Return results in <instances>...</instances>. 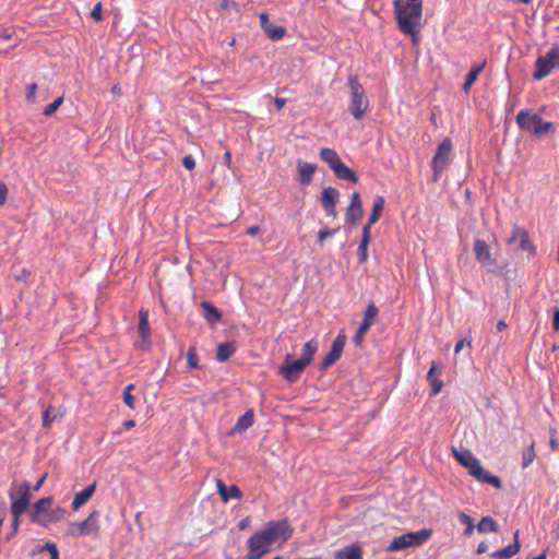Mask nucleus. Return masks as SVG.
<instances>
[{"instance_id":"4c0bfd02","label":"nucleus","mask_w":559,"mask_h":559,"mask_svg":"<svg viewBox=\"0 0 559 559\" xmlns=\"http://www.w3.org/2000/svg\"><path fill=\"white\" fill-rule=\"evenodd\" d=\"M535 456L536 454L534 450V442H532L531 445L525 448L522 452V467L526 468L530 466L533 463Z\"/></svg>"},{"instance_id":"5fc2aeb1","label":"nucleus","mask_w":559,"mask_h":559,"mask_svg":"<svg viewBox=\"0 0 559 559\" xmlns=\"http://www.w3.org/2000/svg\"><path fill=\"white\" fill-rule=\"evenodd\" d=\"M552 328L556 331L559 330V308H556L554 311Z\"/></svg>"},{"instance_id":"79ce46f5","label":"nucleus","mask_w":559,"mask_h":559,"mask_svg":"<svg viewBox=\"0 0 559 559\" xmlns=\"http://www.w3.org/2000/svg\"><path fill=\"white\" fill-rule=\"evenodd\" d=\"M62 103H63L62 96L56 98L52 103L48 104L44 108V115L51 116L52 114H55L58 110V108L62 105Z\"/></svg>"},{"instance_id":"de8ad7c7","label":"nucleus","mask_w":559,"mask_h":559,"mask_svg":"<svg viewBox=\"0 0 559 559\" xmlns=\"http://www.w3.org/2000/svg\"><path fill=\"white\" fill-rule=\"evenodd\" d=\"M182 165L186 169L192 170L195 167V160L192 155L188 154L182 158Z\"/></svg>"},{"instance_id":"6e6552de","label":"nucleus","mask_w":559,"mask_h":559,"mask_svg":"<svg viewBox=\"0 0 559 559\" xmlns=\"http://www.w3.org/2000/svg\"><path fill=\"white\" fill-rule=\"evenodd\" d=\"M31 486L27 480H23L16 492L12 489L9 490V498L11 500V514L12 518L21 516L27 509L31 502Z\"/></svg>"},{"instance_id":"423d86ee","label":"nucleus","mask_w":559,"mask_h":559,"mask_svg":"<svg viewBox=\"0 0 559 559\" xmlns=\"http://www.w3.org/2000/svg\"><path fill=\"white\" fill-rule=\"evenodd\" d=\"M432 535L429 528H421L417 532H409L394 537L388 546V551H400L409 547H416L427 542Z\"/></svg>"},{"instance_id":"2f4dec72","label":"nucleus","mask_w":559,"mask_h":559,"mask_svg":"<svg viewBox=\"0 0 559 559\" xmlns=\"http://www.w3.org/2000/svg\"><path fill=\"white\" fill-rule=\"evenodd\" d=\"M138 330H139V334L141 335V337L144 341L148 340V337L151 335V330H150V323H148V311L145 309H141L139 312Z\"/></svg>"},{"instance_id":"774afa93","label":"nucleus","mask_w":559,"mask_h":559,"mask_svg":"<svg viewBox=\"0 0 559 559\" xmlns=\"http://www.w3.org/2000/svg\"><path fill=\"white\" fill-rule=\"evenodd\" d=\"M506 328H507V324H506V322H504V321H502V320H501V321H499V322L497 323V331L501 332V331H502V330H504Z\"/></svg>"},{"instance_id":"9b49d317","label":"nucleus","mask_w":559,"mask_h":559,"mask_svg":"<svg viewBox=\"0 0 559 559\" xmlns=\"http://www.w3.org/2000/svg\"><path fill=\"white\" fill-rule=\"evenodd\" d=\"M263 531L269 536L272 543L280 539L282 542L288 540L293 535V528L290 527L286 519L280 521H269Z\"/></svg>"},{"instance_id":"1a4fd4ad","label":"nucleus","mask_w":559,"mask_h":559,"mask_svg":"<svg viewBox=\"0 0 559 559\" xmlns=\"http://www.w3.org/2000/svg\"><path fill=\"white\" fill-rule=\"evenodd\" d=\"M272 542L263 530L255 532L247 542L248 559H261L271 549Z\"/></svg>"},{"instance_id":"4d7b16f0","label":"nucleus","mask_w":559,"mask_h":559,"mask_svg":"<svg viewBox=\"0 0 559 559\" xmlns=\"http://www.w3.org/2000/svg\"><path fill=\"white\" fill-rule=\"evenodd\" d=\"M260 231V227L259 226H250L248 229H247V234L251 237H254L257 234H259Z\"/></svg>"},{"instance_id":"0eeeda50","label":"nucleus","mask_w":559,"mask_h":559,"mask_svg":"<svg viewBox=\"0 0 559 559\" xmlns=\"http://www.w3.org/2000/svg\"><path fill=\"white\" fill-rule=\"evenodd\" d=\"M559 67V46L550 48L546 55L539 56L535 61V71L532 78L535 81L548 76L555 68Z\"/></svg>"},{"instance_id":"393cba45","label":"nucleus","mask_w":559,"mask_h":559,"mask_svg":"<svg viewBox=\"0 0 559 559\" xmlns=\"http://www.w3.org/2000/svg\"><path fill=\"white\" fill-rule=\"evenodd\" d=\"M442 372V366H437L436 362H432L428 373H427V380L429 381V383L431 384V393L432 395H437L438 393L441 392L442 388H443V382L442 380L438 379L436 377V374H440Z\"/></svg>"},{"instance_id":"a19ab883","label":"nucleus","mask_w":559,"mask_h":559,"mask_svg":"<svg viewBox=\"0 0 559 559\" xmlns=\"http://www.w3.org/2000/svg\"><path fill=\"white\" fill-rule=\"evenodd\" d=\"M187 364L189 368L191 369H198L199 368V356L197 354L195 347L191 346L186 355Z\"/></svg>"},{"instance_id":"e433bc0d","label":"nucleus","mask_w":559,"mask_h":559,"mask_svg":"<svg viewBox=\"0 0 559 559\" xmlns=\"http://www.w3.org/2000/svg\"><path fill=\"white\" fill-rule=\"evenodd\" d=\"M457 516H459V521L461 522V524H463L465 526L464 535H466V536L472 535L474 532V528H475L473 519L464 512H459Z\"/></svg>"},{"instance_id":"58836bf2","label":"nucleus","mask_w":559,"mask_h":559,"mask_svg":"<svg viewBox=\"0 0 559 559\" xmlns=\"http://www.w3.org/2000/svg\"><path fill=\"white\" fill-rule=\"evenodd\" d=\"M55 550H58V547L52 542H47L44 545H37L31 552L32 556H36L37 554H40L43 551H48L50 555V558L53 557Z\"/></svg>"},{"instance_id":"a18cd8bd","label":"nucleus","mask_w":559,"mask_h":559,"mask_svg":"<svg viewBox=\"0 0 559 559\" xmlns=\"http://www.w3.org/2000/svg\"><path fill=\"white\" fill-rule=\"evenodd\" d=\"M56 414L51 415V408H47L43 412V427L50 428L52 421L56 419Z\"/></svg>"},{"instance_id":"338daca9","label":"nucleus","mask_w":559,"mask_h":559,"mask_svg":"<svg viewBox=\"0 0 559 559\" xmlns=\"http://www.w3.org/2000/svg\"><path fill=\"white\" fill-rule=\"evenodd\" d=\"M465 344V340H460L456 345H455V348H454V352L457 354L460 353V350L463 348Z\"/></svg>"},{"instance_id":"ddd939ff","label":"nucleus","mask_w":559,"mask_h":559,"mask_svg":"<svg viewBox=\"0 0 559 559\" xmlns=\"http://www.w3.org/2000/svg\"><path fill=\"white\" fill-rule=\"evenodd\" d=\"M345 344H346V335H345L344 331H341L337 334V336L334 338L329 353L323 358V360L321 362V369H323V370L328 369L329 367H331L333 364H335L340 359V357L344 350Z\"/></svg>"},{"instance_id":"4be33fe9","label":"nucleus","mask_w":559,"mask_h":559,"mask_svg":"<svg viewBox=\"0 0 559 559\" xmlns=\"http://www.w3.org/2000/svg\"><path fill=\"white\" fill-rule=\"evenodd\" d=\"M96 490V484L93 483L83 490L76 492L74 495L73 501H72V509L74 511H78L81 507H83L94 495Z\"/></svg>"},{"instance_id":"473e14b6","label":"nucleus","mask_w":559,"mask_h":559,"mask_svg":"<svg viewBox=\"0 0 559 559\" xmlns=\"http://www.w3.org/2000/svg\"><path fill=\"white\" fill-rule=\"evenodd\" d=\"M362 214H364L362 209L356 210V207L347 206L346 212H345V223L347 225V228L352 229L353 227H355L358 224V222L361 219Z\"/></svg>"},{"instance_id":"052dcab7","label":"nucleus","mask_w":559,"mask_h":559,"mask_svg":"<svg viewBox=\"0 0 559 559\" xmlns=\"http://www.w3.org/2000/svg\"><path fill=\"white\" fill-rule=\"evenodd\" d=\"M224 164L230 168V164H231V153L230 152H225L224 156Z\"/></svg>"},{"instance_id":"20e7f679","label":"nucleus","mask_w":559,"mask_h":559,"mask_svg":"<svg viewBox=\"0 0 559 559\" xmlns=\"http://www.w3.org/2000/svg\"><path fill=\"white\" fill-rule=\"evenodd\" d=\"M347 84L350 90L349 110L356 120L361 119L369 108V99L364 86L359 83L357 76H349Z\"/></svg>"},{"instance_id":"f257e3e1","label":"nucleus","mask_w":559,"mask_h":559,"mask_svg":"<svg viewBox=\"0 0 559 559\" xmlns=\"http://www.w3.org/2000/svg\"><path fill=\"white\" fill-rule=\"evenodd\" d=\"M394 13L399 28L416 43L418 40V26L423 14L419 3H408L406 0L394 1Z\"/></svg>"},{"instance_id":"0e129e2a","label":"nucleus","mask_w":559,"mask_h":559,"mask_svg":"<svg viewBox=\"0 0 559 559\" xmlns=\"http://www.w3.org/2000/svg\"><path fill=\"white\" fill-rule=\"evenodd\" d=\"M122 426L124 427V429L129 430L135 426V421L132 419H129V420L123 421Z\"/></svg>"},{"instance_id":"6ab92c4d","label":"nucleus","mask_w":559,"mask_h":559,"mask_svg":"<svg viewBox=\"0 0 559 559\" xmlns=\"http://www.w3.org/2000/svg\"><path fill=\"white\" fill-rule=\"evenodd\" d=\"M254 423V412L253 409H248L245 412L243 415H241L235 426L229 430V432L227 433V436H234L236 433H241L243 431H246L247 429H249Z\"/></svg>"},{"instance_id":"39448f33","label":"nucleus","mask_w":559,"mask_h":559,"mask_svg":"<svg viewBox=\"0 0 559 559\" xmlns=\"http://www.w3.org/2000/svg\"><path fill=\"white\" fill-rule=\"evenodd\" d=\"M516 123L520 129L531 132L535 135H542L555 131L552 122L545 121L537 114H531L528 110H521L516 116Z\"/></svg>"},{"instance_id":"7ed1b4c3","label":"nucleus","mask_w":559,"mask_h":559,"mask_svg":"<svg viewBox=\"0 0 559 559\" xmlns=\"http://www.w3.org/2000/svg\"><path fill=\"white\" fill-rule=\"evenodd\" d=\"M453 455L456 461L468 469V473L478 481L490 484L495 488L500 489L502 483L499 477L490 474L487 469L483 468L477 457L473 455L469 450L457 451L453 449Z\"/></svg>"},{"instance_id":"dca6fc26","label":"nucleus","mask_w":559,"mask_h":559,"mask_svg":"<svg viewBox=\"0 0 559 559\" xmlns=\"http://www.w3.org/2000/svg\"><path fill=\"white\" fill-rule=\"evenodd\" d=\"M259 19L262 29L269 36L270 39L276 41L281 40L285 36L286 28L282 25H277L270 22L269 15L266 13H260Z\"/></svg>"},{"instance_id":"680f3d73","label":"nucleus","mask_w":559,"mask_h":559,"mask_svg":"<svg viewBox=\"0 0 559 559\" xmlns=\"http://www.w3.org/2000/svg\"><path fill=\"white\" fill-rule=\"evenodd\" d=\"M28 274H29V273H28L25 269H23V270L21 271V274L16 275V277H15V278H16V281H24V282H25V281H26V278H27V276H28Z\"/></svg>"},{"instance_id":"aec40b11","label":"nucleus","mask_w":559,"mask_h":559,"mask_svg":"<svg viewBox=\"0 0 559 559\" xmlns=\"http://www.w3.org/2000/svg\"><path fill=\"white\" fill-rule=\"evenodd\" d=\"M216 488L221 496V499L224 502H228L230 499L240 500L242 497L241 490L236 485L227 487L225 483L219 478L216 479Z\"/></svg>"},{"instance_id":"f03ea898","label":"nucleus","mask_w":559,"mask_h":559,"mask_svg":"<svg viewBox=\"0 0 559 559\" xmlns=\"http://www.w3.org/2000/svg\"><path fill=\"white\" fill-rule=\"evenodd\" d=\"M52 497H44L33 504L29 520L32 523L41 527H49L50 525L60 522L67 511L61 507L52 508Z\"/></svg>"},{"instance_id":"e2e57ef3","label":"nucleus","mask_w":559,"mask_h":559,"mask_svg":"<svg viewBox=\"0 0 559 559\" xmlns=\"http://www.w3.org/2000/svg\"><path fill=\"white\" fill-rule=\"evenodd\" d=\"M20 518L21 516H16V518H13V520H12V526H13L12 534H15L17 532V530H19Z\"/></svg>"},{"instance_id":"bb28decb","label":"nucleus","mask_w":559,"mask_h":559,"mask_svg":"<svg viewBox=\"0 0 559 559\" xmlns=\"http://www.w3.org/2000/svg\"><path fill=\"white\" fill-rule=\"evenodd\" d=\"M333 173L341 180H345L353 183L358 182V177L355 174V171L347 167L343 162L336 165V167L333 169Z\"/></svg>"},{"instance_id":"72a5a7b5","label":"nucleus","mask_w":559,"mask_h":559,"mask_svg":"<svg viewBox=\"0 0 559 559\" xmlns=\"http://www.w3.org/2000/svg\"><path fill=\"white\" fill-rule=\"evenodd\" d=\"M384 198L382 195H376L374 199H373V206H372V211H371V214L368 218L369 221V225H373L376 224L379 218H380V215H381V212L384 207Z\"/></svg>"},{"instance_id":"ea45409f","label":"nucleus","mask_w":559,"mask_h":559,"mask_svg":"<svg viewBox=\"0 0 559 559\" xmlns=\"http://www.w3.org/2000/svg\"><path fill=\"white\" fill-rule=\"evenodd\" d=\"M134 384H128L126 388H124V391H123V402L124 404L134 409L135 408V399L134 396L132 395V390H134Z\"/></svg>"},{"instance_id":"412c9836","label":"nucleus","mask_w":559,"mask_h":559,"mask_svg":"<svg viewBox=\"0 0 559 559\" xmlns=\"http://www.w3.org/2000/svg\"><path fill=\"white\" fill-rule=\"evenodd\" d=\"M297 169L299 175V182L306 186L312 181V176L317 170V166L314 164H309L301 159H298Z\"/></svg>"},{"instance_id":"c756f323","label":"nucleus","mask_w":559,"mask_h":559,"mask_svg":"<svg viewBox=\"0 0 559 559\" xmlns=\"http://www.w3.org/2000/svg\"><path fill=\"white\" fill-rule=\"evenodd\" d=\"M203 317L209 323H216L222 319L219 310L209 301H202Z\"/></svg>"},{"instance_id":"a878e982","label":"nucleus","mask_w":559,"mask_h":559,"mask_svg":"<svg viewBox=\"0 0 559 559\" xmlns=\"http://www.w3.org/2000/svg\"><path fill=\"white\" fill-rule=\"evenodd\" d=\"M334 559H362V550L358 545H349L334 554Z\"/></svg>"},{"instance_id":"bf43d9fd","label":"nucleus","mask_w":559,"mask_h":559,"mask_svg":"<svg viewBox=\"0 0 559 559\" xmlns=\"http://www.w3.org/2000/svg\"><path fill=\"white\" fill-rule=\"evenodd\" d=\"M249 522H250V519H249V516H247V518L242 519L241 521H239L238 527L240 530H245L249 526Z\"/></svg>"},{"instance_id":"13d9d810","label":"nucleus","mask_w":559,"mask_h":559,"mask_svg":"<svg viewBox=\"0 0 559 559\" xmlns=\"http://www.w3.org/2000/svg\"><path fill=\"white\" fill-rule=\"evenodd\" d=\"M488 549V545L485 542H481L477 546V554H485Z\"/></svg>"},{"instance_id":"f8f14e48","label":"nucleus","mask_w":559,"mask_h":559,"mask_svg":"<svg viewBox=\"0 0 559 559\" xmlns=\"http://www.w3.org/2000/svg\"><path fill=\"white\" fill-rule=\"evenodd\" d=\"M307 365L304 360L296 359L290 361V355L287 354L285 357V362L278 367V373L288 382H296L300 374L306 369Z\"/></svg>"},{"instance_id":"2eb2a0df","label":"nucleus","mask_w":559,"mask_h":559,"mask_svg":"<svg viewBox=\"0 0 559 559\" xmlns=\"http://www.w3.org/2000/svg\"><path fill=\"white\" fill-rule=\"evenodd\" d=\"M338 198H340V192L335 188L329 186V187H324L322 189L321 204H322L324 213L328 216L336 217V215H337L336 203L338 201Z\"/></svg>"},{"instance_id":"09e8293b","label":"nucleus","mask_w":559,"mask_h":559,"mask_svg":"<svg viewBox=\"0 0 559 559\" xmlns=\"http://www.w3.org/2000/svg\"><path fill=\"white\" fill-rule=\"evenodd\" d=\"M348 206L356 207V210L362 209L361 201H360V195H359L358 192H353L352 193V195H350V203H349Z\"/></svg>"},{"instance_id":"4468645a","label":"nucleus","mask_w":559,"mask_h":559,"mask_svg":"<svg viewBox=\"0 0 559 559\" xmlns=\"http://www.w3.org/2000/svg\"><path fill=\"white\" fill-rule=\"evenodd\" d=\"M378 308L373 302H370L364 312V319L359 324V328L356 331V334L353 337V342L355 345H360L364 338V335L368 332V330L373 324L376 317L378 316Z\"/></svg>"},{"instance_id":"c9c22d12","label":"nucleus","mask_w":559,"mask_h":559,"mask_svg":"<svg viewBox=\"0 0 559 559\" xmlns=\"http://www.w3.org/2000/svg\"><path fill=\"white\" fill-rule=\"evenodd\" d=\"M477 531L479 533H486V532H498V523L489 515L483 516L479 523L477 524Z\"/></svg>"},{"instance_id":"7c9ffc66","label":"nucleus","mask_w":559,"mask_h":559,"mask_svg":"<svg viewBox=\"0 0 559 559\" xmlns=\"http://www.w3.org/2000/svg\"><path fill=\"white\" fill-rule=\"evenodd\" d=\"M320 158L333 170L342 160L335 150L323 147L320 150Z\"/></svg>"},{"instance_id":"f3484780","label":"nucleus","mask_w":559,"mask_h":559,"mask_svg":"<svg viewBox=\"0 0 559 559\" xmlns=\"http://www.w3.org/2000/svg\"><path fill=\"white\" fill-rule=\"evenodd\" d=\"M476 260L485 266H495L496 260L491 258L489 246L481 239H476L473 246Z\"/></svg>"},{"instance_id":"603ef678","label":"nucleus","mask_w":559,"mask_h":559,"mask_svg":"<svg viewBox=\"0 0 559 559\" xmlns=\"http://www.w3.org/2000/svg\"><path fill=\"white\" fill-rule=\"evenodd\" d=\"M8 187L3 181H0V206L4 205L8 198Z\"/></svg>"},{"instance_id":"f704fd0d","label":"nucleus","mask_w":559,"mask_h":559,"mask_svg":"<svg viewBox=\"0 0 559 559\" xmlns=\"http://www.w3.org/2000/svg\"><path fill=\"white\" fill-rule=\"evenodd\" d=\"M317 349L318 343L316 341L311 340L307 342L302 347L301 357L299 359L304 360V362L308 366L311 362Z\"/></svg>"},{"instance_id":"b1692460","label":"nucleus","mask_w":559,"mask_h":559,"mask_svg":"<svg viewBox=\"0 0 559 559\" xmlns=\"http://www.w3.org/2000/svg\"><path fill=\"white\" fill-rule=\"evenodd\" d=\"M519 240V249L523 251H528L530 253H535V248L531 245L528 239V234L524 229H516L513 235L509 238V243H512L514 241Z\"/></svg>"},{"instance_id":"9d476101","label":"nucleus","mask_w":559,"mask_h":559,"mask_svg":"<svg viewBox=\"0 0 559 559\" xmlns=\"http://www.w3.org/2000/svg\"><path fill=\"white\" fill-rule=\"evenodd\" d=\"M452 151V141L444 138L438 145L436 154L431 159V168L433 170V180L437 181L439 175L444 170Z\"/></svg>"},{"instance_id":"cd10ccee","label":"nucleus","mask_w":559,"mask_h":559,"mask_svg":"<svg viewBox=\"0 0 559 559\" xmlns=\"http://www.w3.org/2000/svg\"><path fill=\"white\" fill-rule=\"evenodd\" d=\"M486 67V60L480 64H475L471 68L469 72L466 75L465 82L463 83V91L468 93L473 84L476 82L478 75L481 73L484 68Z\"/></svg>"},{"instance_id":"5701e85b","label":"nucleus","mask_w":559,"mask_h":559,"mask_svg":"<svg viewBox=\"0 0 559 559\" xmlns=\"http://www.w3.org/2000/svg\"><path fill=\"white\" fill-rule=\"evenodd\" d=\"M520 551L519 533L514 534V543L490 554L493 559H509Z\"/></svg>"},{"instance_id":"864d4df0","label":"nucleus","mask_w":559,"mask_h":559,"mask_svg":"<svg viewBox=\"0 0 559 559\" xmlns=\"http://www.w3.org/2000/svg\"><path fill=\"white\" fill-rule=\"evenodd\" d=\"M79 524V522H71L69 523V531H68V534L75 537V536H81L78 531L79 528L76 527V525Z\"/></svg>"},{"instance_id":"3c124183","label":"nucleus","mask_w":559,"mask_h":559,"mask_svg":"<svg viewBox=\"0 0 559 559\" xmlns=\"http://www.w3.org/2000/svg\"><path fill=\"white\" fill-rule=\"evenodd\" d=\"M371 226L372 225H369V221H368L367 224L362 227V236H361L360 241L370 242V239H371Z\"/></svg>"},{"instance_id":"49530a36","label":"nucleus","mask_w":559,"mask_h":559,"mask_svg":"<svg viewBox=\"0 0 559 559\" xmlns=\"http://www.w3.org/2000/svg\"><path fill=\"white\" fill-rule=\"evenodd\" d=\"M36 91H37V84L36 83H32L27 86L26 88V100L29 102V103H34L35 102V95H36Z\"/></svg>"},{"instance_id":"8fccbe9b","label":"nucleus","mask_w":559,"mask_h":559,"mask_svg":"<svg viewBox=\"0 0 559 559\" xmlns=\"http://www.w3.org/2000/svg\"><path fill=\"white\" fill-rule=\"evenodd\" d=\"M91 16L95 20V21H102L103 19V15H102V3L98 2L94 5V8L92 9L91 11Z\"/></svg>"},{"instance_id":"6e6d98bb","label":"nucleus","mask_w":559,"mask_h":559,"mask_svg":"<svg viewBox=\"0 0 559 559\" xmlns=\"http://www.w3.org/2000/svg\"><path fill=\"white\" fill-rule=\"evenodd\" d=\"M274 103H275L276 109L281 110L285 106L286 99L285 98H281V97H275L274 98Z\"/></svg>"},{"instance_id":"69168bd1","label":"nucleus","mask_w":559,"mask_h":559,"mask_svg":"<svg viewBox=\"0 0 559 559\" xmlns=\"http://www.w3.org/2000/svg\"><path fill=\"white\" fill-rule=\"evenodd\" d=\"M45 478H46V475H44L41 478H39V480L33 487V490L37 491L43 486Z\"/></svg>"},{"instance_id":"c85d7f7f","label":"nucleus","mask_w":559,"mask_h":559,"mask_svg":"<svg viewBox=\"0 0 559 559\" xmlns=\"http://www.w3.org/2000/svg\"><path fill=\"white\" fill-rule=\"evenodd\" d=\"M236 352V346L231 342H224L217 345L216 359L219 362L227 361Z\"/></svg>"},{"instance_id":"a211bd4d","label":"nucleus","mask_w":559,"mask_h":559,"mask_svg":"<svg viewBox=\"0 0 559 559\" xmlns=\"http://www.w3.org/2000/svg\"><path fill=\"white\" fill-rule=\"evenodd\" d=\"M99 512L94 510L90 513V515L82 522H79L76 527L79 528L78 533L81 536H91L98 535L99 524H98Z\"/></svg>"},{"instance_id":"37998d69","label":"nucleus","mask_w":559,"mask_h":559,"mask_svg":"<svg viewBox=\"0 0 559 559\" xmlns=\"http://www.w3.org/2000/svg\"><path fill=\"white\" fill-rule=\"evenodd\" d=\"M368 246L369 242L360 241L357 248V254L360 263H366L368 261Z\"/></svg>"},{"instance_id":"c03bdc74","label":"nucleus","mask_w":559,"mask_h":559,"mask_svg":"<svg viewBox=\"0 0 559 559\" xmlns=\"http://www.w3.org/2000/svg\"><path fill=\"white\" fill-rule=\"evenodd\" d=\"M340 230V227L329 229L328 227H324L319 230L318 233V240L320 243H322L326 238L334 236Z\"/></svg>"}]
</instances>
